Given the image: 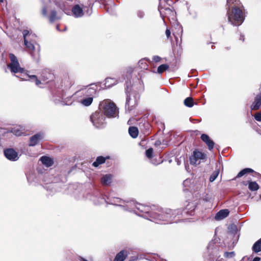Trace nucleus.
Masks as SVG:
<instances>
[{
  "label": "nucleus",
  "instance_id": "nucleus-19",
  "mask_svg": "<svg viewBox=\"0 0 261 261\" xmlns=\"http://www.w3.org/2000/svg\"><path fill=\"white\" fill-rule=\"evenodd\" d=\"M113 176L110 174L103 175L101 178V182L103 186H110L112 181Z\"/></svg>",
  "mask_w": 261,
  "mask_h": 261
},
{
  "label": "nucleus",
  "instance_id": "nucleus-41",
  "mask_svg": "<svg viewBox=\"0 0 261 261\" xmlns=\"http://www.w3.org/2000/svg\"><path fill=\"white\" fill-rule=\"evenodd\" d=\"M42 15L44 17H47V8L46 6H43L41 11Z\"/></svg>",
  "mask_w": 261,
  "mask_h": 261
},
{
  "label": "nucleus",
  "instance_id": "nucleus-33",
  "mask_svg": "<svg viewBox=\"0 0 261 261\" xmlns=\"http://www.w3.org/2000/svg\"><path fill=\"white\" fill-rule=\"evenodd\" d=\"M139 66L141 69H147L148 64L147 63V61L145 59H141L138 62Z\"/></svg>",
  "mask_w": 261,
  "mask_h": 261
},
{
  "label": "nucleus",
  "instance_id": "nucleus-9",
  "mask_svg": "<svg viewBox=\"0 0 261 261\" xmlns=\"http://www.w3.org/2000/svg\"><path fill=\"white\" fill-rule=\"evenodd\" d=\"M207 159L205 153L197 150H194L190 156V163L191 165L197 166L202 162H205Z\"/></svg>",
  "mask_w": 261,
  "mask_h": 261
},
{
  "label": "nucleus",
  "instance_id": "nucleus-22",
  "mask_svg": "<svg viewBox=\"0 0 261 261\" xmlns=\"http://www.w3.org/2000/svg\"><path fill=\"white\" fill-rule=\"evenodd\" d=\"M42 77L44 82H48L49 81H52L54 79V74L47 71H44L42 74Z\"/></svg>",
  "mask_w": 261,
  "mask_h": 261
},
{
  "label": "nucleus",
  "instance_id": "nucleus-16",
  "mask_svg": "<svg viewBox=\"0 0 261 261\" xmlns=\"http://www.w3.org/2000/svg\"><path fill=\"white\" fill-rule=\"evenodd\" d=\"M77 98L78 101L82 105L85 107H88L91 105L93 102V98L92 97H73Z\"/></svg>",
  "mask_w": 261,
  "mask_h": 261
},
{
  "label": "nucleus",
  "instance_id": "nucleus-38",
  "mask_svg": "<svg viewBox=\"0 0 261 261\" xmlns=\"http://www.w3.org/2000/svg\"><path fill=\"white\" fill-rule=\"evenodd\" d=\"M260 105L261 104L255 98L254 101L251 106V109L252 110H257L260 108Z\"/></svg>",
  "mask_w": 261,
  "mask_h": 261
},
{
  "label": "nucleus",
  "instance_id": "nucleus-46",
  "mask_svg": "<svg viewBox=\"0 0 261 261\" xmlns=\"http://www.w3.org/2000/svg\"><path fill=\"white\" fill-rule=\"evenodd\" d=\"M170 34H171V33H170V30H168V29H166V36H167V37L168 38L170 36Z\"/></svg>",
  "mask_w": 261,
  "mask_h": 261
},
{
  "label": "nucleus",
  "instance_id": "nucleus-7",
  "mask_svg": "<svg viewBox=\"0 0 261 261\" xmlns=\"http://www.w3.org/2000/svg\"><path fill=\"white\" fill-rule=\"evenodd\" d=\"M98 90V86L95 84H91L87 86L86 88H83L76 91L73 97H92L96 94Z\"/></svg>",
  "mask_w": 261,
  "mask_h": 261
},
{
  "label": "nucleus",
  "instance_id": "nucleus-36",
  "mask_svg": "<svg viewBox=\"0 0 261 261\" xmlns=\"http://www.w3.org/2000/svg\"><path fill=\"white\" fill-rule=\"evenodd\" d=\"M169 68V66L167 64H162L158 68V73H162L164 71H166Z\"/></svg>",
  "mask_w": 261,
  "mask_h": 261
},
{
  "label": "nucleus",
  "instance_id": "nucleus-17",
  "mask_svg": "<svg viewBox=\"0 0 261 261\" xmlns=\"http://www.w3.org/2000/svg\"><path fill=\"white\" fill-rule=\"evenodd\" d=\"M73 16L76 18L81 17L84 15L83 10L79 5H74L71 10Z\"/></svg>",
  "mask_w": 261,
  "mask_h": 261
},
{
  "label": "nucleus",
  "instance_id": "nucleus-48",
  "mask_svg": "<svg viewBox=\"0 0 261 261\" xmlns=\"http://www.w3.org/2000/svg\"><path fill=\"white\" fill-rule=\"evenodd\" d=\"M244 39H245L244 36L242 35H240V40H242V41H244Z\"/></svg>",
  "mask_w": 261,
  "mask_h": 261
},
{
  "label": "nucleus",
  "instance_id": "nucleus-5",
  "mask_svg": "<svg viewBox=\"0 0 261 261\" xmlns=\"http://www.w3.org/2000/svg\"><path fill=\"white\" fill-rule=\"evenodd\" d=\"M100 111L108 118H118L119 111L116 105L109 99L101 101L99 105Z\"/></svg>",
  "mask_w": 261,
  "mask_h": 261
},
{
  "label": "nucleus",
  "instance_id": "nucleus-40",
  "mask_svg": "<svg viewBox=\"0 0 261 261\" xmlns=\"http://www.w3.org/2000/svg\"><path fill=\"white\" fill-rule=\"evenodd\" d=\"M235 255V253L233 251L225 252L224 253V256L226 258H232Z\"/></svg>",
  "mask_w": 261,
  "mask_h": 261
},
{
  "label": "nucleus",
  "instance_id": "nucleus-3",
  "mask_svg": "<svg viewBox=\"0 0 261 261\" xmlns=\"http://www.w3.org/2000/svg\"><path fill=\"white\" fill-rule=\"evenodd\" d=\"M9 58L11 62L7 65V67L10 69L12 73H20L21 75L19 77L22 80L34 81L37 85H39L41 83L36 75H30L28 71H26L24 68L20 67L17 57L14 54L10 53L9 54Z\"/></svg>",
  "mask_w": 261,
  "mask_h": 261
},
{
  "label": "nucleus",
  "instance_id": "nucleus-11",
  "mask_svg": "<svg viewBox=\"0 0 261 261\" xmlns=\"http://www.w3.org/2000/svg\"><path fill=\"white\" fill-rule=\"evenodd\" d=\"M207 261H215V258L219 257L218 248L214 242H210L207 246ZM217 261V260H216Z\"/></svg>",
  "mask_w": 261,
  "mask_h": 261
},
{
  "label": "nucleus",
  "instance_id": "nucleus-26",
  "mask_svg": "<svg viewBox=\"0 0 261 261\" xmlns=\"http://www.w3.org/2000/svg\"><path fill=\"white\" fill-rule=\"evenodd\" d=\"M248 189L251 191H256L259 189V185L256 181H248Z\"/></svg>",
  "mask_w": 261,
  "mask_h": 261
},
{
  "label": "nucleus",
  "instance_id": "nucleus-6",
  "mask_svg": "<svg viewBox=\"0 0 261 261\" xmlns=\"http://www.w3.org/2000/svg\"><path fill=\"white\" fill-rule=\"evenodd\" d=\"M128 86L126 89V99L125 102L126 111L130 112L134 109L138 104L140 94L135 91H128Z\"/></svg>",
  "mask_w": 261,
  "mask_h": 261
},
{
  "label": "nucleus",
  "instance_id": "nucleus-4",
  "mask_svg": "<svg viewBox=\"0 0 261 261\" xmlns=\"http://www.w3.org/2000/svg\"><path fill=\"white\" fill-rule=\"evenodd\" d=\"M237 0H227V15L229 22L234 26L240 25L244 20L242 11L236 5Z\"/></svg>",
  "mask_w": 261,
  "mask_h": 261
},
{
  "label": "nucleus",
  "instance_id": "nucleus-8",
  "mask_svg": "<svg viewBox=\"0 0 261 261\" xmlns=\"http://www.w3.org/2000/svg\"><path fill=\"white\" fill-rule=\"evenodd\" d=\"M105 115L100 111H96L90 116V120L97 128L103 127L105 124Z\"/></svg>",
  "mask_w": 261,
  "mask_h": 261
},
{
  "label": "nucleus",
  "instance_id": "nucleus-32",
  "mask_svg": "<svg viewBox=\"0 0 261 261\" xmlns=\"http://www.w3.org/2000/svg\"><path fill=\"white\" fill-rule=\"evenodd\" d=\"M53 100L54 101L55 103L56 104L61 103L62 105H69L70 103H67L65 102L63 100V97H59V98L56 97V96L53 97Z\"/></svg>",
  "mask_w": 261,
  "mask_h": 261
},
{
  "label": "nucleus",
  "instance_id": "nucleus-56",
  "mask_svg": "<svg viewBox=\"0 0 261 261\" xmlns=\"http://www.w3.org/2000/svg\"><path fill=\"white\" fill-rule=\"evenodd\" d=\"M189 14H190V15H192L190 11H189Z\"/></svg>",
  "mask_w": 261,
  "mask_h": 261
},
{
  "label": "nucleus",
  "instance_id": "nucleus-53",
  "mask_svg": "<svg viewBox=\"0 0 261 261\" xmlns=\"http://www.w3.org/2000/svg\"><path fill=\"white\" fill-rule=\"evenodd\" d=\"M196 16H197L196 13H194V15H193V17H194V18H196Z\"/></svg>",
  "mask_w": 261,
  "mask_h": 261
},
{
  "label": "nucleus",
  "instance_id": "nucleus-23",
  "mask_svg": "<svg viewBox=\"0 0 261 261\" xmlns=\"http://www.w3.org/2000/svg\"><path fill=\"white\" fill-rule=\"evenodd\" d=\"M40 160L42 162V163L45 165L47 167H49L51 166L53 164V160L49 157L46 156H42Z\"/></svg>",
  "mask_w": 261,
  "mask_h": 261
},
{
  "label": "nucleus",
  "instance_id": "nucleus-18",
  "mask_svg": "<svg viewBox=\"0 0 261 261\" xmlns=\"http://www.w3.org/2000/svg\"><path fill=\"white\" fill-rule=\"evenodd\" d=\"M229 214V211L227 209L221 210L219 211L215 215V219L216 220H221L227 217Z\"/></svg>",
  "mask_w": 261,
  "mask_h": 261
},
{
  "label": "nucleus",
  "instance_id": "nucleus-1",
  "mask_svg": "<svg viewBox=\"0 0 261 261\" xmlns=\"http://www.w3.org/2000/svg\"><path fill=\"white\" fill-rule=\"evenodd\" d=\"M130 203L129 207L133 208L130 209L132 210L130 212H133L155 223L162 224L177 223L180 221V218L194 215L195 209V206L193 203L189 204L183 210L167 209L164 211L159 209L156 210L155 206L151 207L136 203L134 201H130Z\"/></svg>",
  "mask_w": 261,
  "mask_h": 261
},
{
  "label": "nucleus",
  "instance_id": "nucleus-24",
  "mask_svg": "<svg viewBox=\"0 0 261 261\" xmlns=\"http://www.w3.org/2000/svg\"><path fill=\"white\" fill-rule=\"evenodd\" d=\"M109 157L108 156L107 158L103 157L102 156H98L96 161L94 162L92 164L93 166L95 167H98L99 165H101L104 163L107 159H109Z\"/></svg>",
  "mask_w": 261,
  "mask_h": 261
},
{
  "label": "nucleus",
  "instance_id": "nucleus-43",
  "mask_svg": "<svg viewBox=\"0 0 261 261\" xmlns=\"http://www.w3.org/2000/svg\"><path fill=\"white\" fill-rule=\"evenodd\" d=\"M161 58L158 56H154L152 58V60L155 62H158L161 60Z\"/></svg>",
  "mask_w": 261,
  "mask_h": 261
},
{
  "label": "nucleus",
  "instance_id": "nucleus-54",
  "mask_svg": "<svg viewBox=\"0 0 261 261\" xmlns=\"http://www.w3.org/2000/svg\"><path fill=\"white\" fill-rule=\"evenodd\" d=\"M4 2V0H0V3H3Z\"/></svg>",
  "mask_w": 261,
  "mask_h": 261
},
{
  "label": "nucleus",
  "instance_id": "nucleus-39",
  "mask_svg": "<svg viewBox=\"0 0 261 261\" xmlns=\"http://www.w3.org/2000/svg\"><path fill=\"white\" fill-rule=\"evenodd\" d=\"M146 156L149 158L151 159L152 156L153 154V149L152 148H149V149H147L145 152Z\"/></svg>",
  "mask_w": 261,
  "mask_h": 261
},
{
  "label": "nucleus",
  "instance_id": "nucleus-35",
  "mask_svg": "<svg viewBox=\"0 0 261 261\" xmlns=\"http://www.w3.org/2000/svg\"><path fill=\"white\" fill-rule=\"evenodd\" d=\"M219 174V170L218 169H216L212 174L210 177V181L211 182L214 181L218 177Z\"/></svg>",
  "mask_w": 261,
  "mask_h": 261
},
{
  "label": "nucleus",
  "instance_id": "nucleus-37",
  "mask_svg": "<svg viewBox=\"0 0 261 261\" xmlns=\"http://www.w3.org/2000/svg\"><path fill=\"white\" fill-rule=\"evenodd\" d=\"M136 14L137 17L140 19H143L145 18V12L142 10L139 9L137 10Z\"/></svg>",
  "mask_w": 261,
  "mask_h": 261
},
{
  "label": "nucleus",
  "instance_id": "nucleus-15",
  "mask_svg": "<svg viewBox=\"0 0 261 261\" xmlns=\"http://www.w3.org/2000/svg\"><path fill=\"white\" fill-rule=\"evenodd\" d=\"M43 137V133H39L33 136L30 138L29 146H34L41 140Z\"/></svg>",
  "mask_w": 261,
  "mask_h": 261
},
{
  "label": "nucleus",
  "instance_id": "nucleus-45",
  "mask_svg": "<svg viewBox=\"0 0 261 261\" xmlns=\"http://www.w3.org/2000/svg\"><path fill=\"white\" fill-rule=\"evenodd\" d=\"M190 182V180L189 179H186L184 181H183V186L184 187H187L188 186L189 183Z\"/></svg>",
  "mask_w": 261,
  "mask_h": 261
},
{
  "label": "nucleus",
  "instance_id": "nucleus-44",
  "mask_svg": "<svg viewBox=\"0 0 261 261\" xmlns=\"http://www.w3.org/2000/svg\"><path fill=\"white\" fill-rule=\"evenodd\" d=\"M257 101L261 104V93L258 94L255 98Z\"/></svg>",
  "mask_w": 261,
  "mask_h": 261
},
{
  "label": "nucleus",
  "instance_id": "nucleus-50",
  "mask_svg": "<svg viewBox=\"0 0 261 261\" xmlns=\"http://www.w3.org/2000/svg\"><path fill=\"white\" fill-rule=\"evenodd\" d=\"M80 260L81 261H88L87 260H86V259H85V258H84L83 257H81Z\"/></svg>",
  "mask_w": 261,
  "mask_h": 261
},
{
  "label": "nucleus",
  "instance_id": "nucleus-47",
  "mask_svg": "<svg viewBox=\"0 0 261 261\" xmlns=\"http://www.w3.org/2000/svg\"><path fill=\"white\" fill-rule=\"evenodd\" d=\"M260 260V258L259 257H255L252 260V261H259Z\"/></svg>",
  "mask_w": 261,
  "mask_h": 261
},
{
  "label": "nucleus",
  "instance_id": "nucleus-21",
  "mask_svg": "<svg viewBox=\"0 0 261 261\" xmlns=\"http://www.w3.org/2000/svg\"><path fill=\"white\" fill-rule=\"evenodd\" d=\"M118 83L117 79L115 78L107 77L105 79V87L110 88L114 85H116Z\"/></svg>",
  "mask_w": 261,
  "mask_h": 261
},
{
  "label": "nucleus",
  "instance_id": "nucleus-20",
  "mask_svg": "<svg viewBox=\"0 0 261 261\" xmlns=\"http://www.w3.org/2000/svg\"><path fill=\"white\" fill-rule=\"evenodd\" d=\"M127 255V251L125 250H122L116 254L114 261H124Z\"/></svg>",
  "mask_w": 261,
  "mask_h": 261
},
{
  "label": "nucleus",
  "instance_id": "nucleus-10",
  "mask_svg": "<svg viewBox=\"0 0 261 261\" xmlns=\"http://www.w3.org/2000/svg\"><path fill=\"white\" fill-rule=\"evenodd\" d=\"M24 43L32 57L33 58L37 59L39 55V45L36 42H33L31 40H25Z\"/></svg>",
  "mask_w": 261,
  "mask_h": 261
},
{
  "label": "nucleus",
  "instance_id": "nucleus-27",
  "mask_svg": "<svg viewBox=\"0 0 261 261\" xmlns=\"http://www.w3.org/2000/svg\"><path fill=\"white\" fill-rule=\"evenodd\" d=\"M128 133L132 138H136L138 135L139 132L137 127L135 126H130L128 129Z\"/></svg>",
  "mask_w": 261,
  "mask_h": 261
},
{
  "label": "nucleus",
  "instance_id": "nucleus-34",
  "mask_svg": "<svg viewBox=\"0 0 261 261\" xmlns=\"http://www.w3.org/2000/svg\"><path fill=\"white\" fill-rule=\"evenodd\" d=\"M228 230L231 233L236 234L238 231V227L234 224H230L228 227Z\"/></svg>",
  "mask_w": 261,
  "mask_h": 261
},
{
  "label": "nucleus",
  "instance_id": "nucleus-2",
  "mask_svg": "<svg viewBox=\"0 0 261 261\" xmlns=\"http://www.w3.org/2000/svg\"><path fill=\"white\" fill-rule=\"evenodd\" d=\"M88 198L95 205H99L106 202L107 204H112L120 206L124 211H132L133 209L129 207L130 206V201H125L118 197H113L110 199L109 201H107L105 197L98 191H95L92 194L88 195Z\"/></svg>",
  "mask_w": 261,
  "mask_h": 261
},
{
  "label": "nucleus",
  "instance_id": "nucleus-13",
  "mask_svg": "<svg viewBox=\"0 0 261 261\" xmlns=\"http://www.w3.org/2000/svg\"><path fill=\"white\" fill-rule=\"evenodd\" d=\"M200 138L202 141L206 144L210 150H212L214 148L215 143L207 135L203 134Z\"/></svg>",
  "mask_w": 261,
  "mask_h": 261
},
{
  "label": "nucleus",
  "instance_id": "nucleus-31",
  "mask_svg": "<svg viewBox=\"0 0 261 261\" xmlns=\"http://www.w3.org/2000/svg\"><path fill=\"white\" fill-rule=\"evenodd\" d=\"M184 105L189 107L191 108L194 106L193 99L191 97H188L184 100Z\"/></svg>",
  "mask_w": 261,
  "mask_h": 261
},
{
  "label": "nucleus",
  "instance_id": "nucleus-52",
  "mask_svg": "<svg viewBox=\"0 0 261 261\" xmlns=\"http://www.w3.org/2000/svg\"><path fill=\"white\" fill-rule=\"evenodd\" d=\"M56 28H57V29L58 31H60V29H59V26L58 25H57L56 26Z\"/></svg>",
  "mask_w": 261,
  "mask_h": 261
},
{
  "label": "nucleus",
  "instance_id": "nucleus-14",
  "mask_svg": "<svg viewBox=\"0 0 261 261\" xmlns=\"http://www.w3.org/2000/svg\"><path fill=\"white\" fill-rule=\"evenodd\" d=\"M158 9L160 11V15L163 19H164L165 17H167L169 15L173 14V12L169 7L164 8L160 4Z\"/></svg>",
  "mask_w": 261,
  "mask_h": 261
},
{
  "label": "nucleus",
  "instance_id": "nucleus-28",
  "mask_svg": "<svg viewBox=\"0 0 261 261\" xmlns=\"http://www.w3.org/2000/svg\"><path fill=\"white\" fill-rule=\"evenodd\" d=\"M252 250L255 253H258L261 251V238L253 244Z\"/></svg>",
  "mask_w": 261,
  "mask_h": 261
},
{
  "label": "nucleus",
  "instance_id": "nucleus-25",
  "mask_svg": "<svg viewBox=\"0 0 261 261\" xmlns=\"http://www.w3.org/2000/svg\"><path fill=\"white\" fill-rule=\"evenodd\" d=\"M254 173L255 174H257L253 169H252L251 168H246L243 169L240 172H239V173L238 174V175H237L236 178L241 177L243 176V175H244L247 173Z\"/></svg>",
  "mask_w": 261,
  "mask_h": 261
},
{
  "label": "nucleus",
  "instance_id": "nucleus-49",
  "mask_svg": "<svg viewBox=\"0 0 261 261\" xmlns=\"http://www.w3.org/2000/svg\"><path fill=\"white\" fill-rule=\"evenodd\" d=\"M205 201H210V198L207 197V196H205V198L203 199Z\"/></svg>",
  "mask_w": 261,
  "mask_h": 261
},
{
  "label": "nucleus",
  "instance_id": "nucleus-12",
  "mask_svg": "<svg viewBox=\"0 0 261 261\" xmlns=\"http://www.w3.org/2000/svg\"><path fill=\"white\" fill-rule=\"evenodd\" d=\"M5 157L9 160L16 161L18 159V153L13 148H8L4 151Z\"/></svg>",
  "mask_w": 261,
  "mask_h": 261
},
{
  "label": "nucleus",
  "instance_id": "nucleus-29",
  "mask_svg": "<svg viewBox=\"0 0 261 261\" xmlns=\"http://www.w3.org/2000/svg\"><path fill=\"white\" fill-rule=\"evenodd\" d=\"M50 23H53L54 21L59 19L57 15V12L55 10H53L50 12V15L48 17Z\"/></svg>",
  "mask_w": 261,
  "mask_h": 261
},
{
  "label": "nucleus",
  "instance_id": "nucleus-30",
  "mask_svg": "<svg viewBox=\"0 0 261 261\" xmlns=\"http://www.w3.org/2000/svg\"><path fill=\"white\" fill-rule=\"evenodd\" d=\"M22 34H23L24 41H25V40H31L33 37H35L34 35L30 34L29 31L27 30H23Z\"/></svg>",
  "mask_w": 261,
  "mask_h": 261
},
{
  "label": "nucleus",
  "instance_id": "nucleus-42",
  "mask_svg": "<svg viewBox=\"0 0 261 261\" xmlns=\"http://www.w3.org/2000/svg\"><path fill=\"white\" fill-rule=\"evenodd\" d=\"M254 118L257 121H261V112L257 113L254 116Z\"/></svg>",
  "mask_w": 261,
  "mask_h": 261
},
{
  "label": "nucleus",
  "instance_id": "nucleus-55",
  "mask_svg": "<svg viewBox=\"0 0 261 261\" xmlns=\"http://www.w3.org/2000/svg\"><path fill=\"white\" fill-rule=\"evenodd\" d=\"M16 135H19V134L16 133Z\"/></svg>",
  "mask_w": 261,
  "mask_h": 261
},
{
  "label": "nucleus",
  "instance_id": "nucleus-51",
  "mask_svg": "<svg viewBox=\"0 0 261 261\" xmlns=\"http://www.w3.org/2000/svg\"><path fill=\"white\" fill-rule=\"evenodd\" d=\"M164 1L165 2H166L168 4L169 6L170 5V4L169 3V2L170 0H164Z\"/></svg>",
  "mask_w": 261,
  "mask_h": 261
}]
</instances>
